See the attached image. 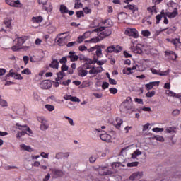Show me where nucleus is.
<instances>
[{
	"mask_svg": "<svg viewBox=\"0 0 181 181\" xmlns=\"http://www.w3.org/2000/svg\"><path fill=\"white\" fill-rule=\"evenodd\" d=\"M76 16H77V18H81V17L84 16V12H83V11H77Z\"/></svg>",
	"mask_w": 181,
	"mask_h": 181,
	"instance_id": "61",
	"label": "nucleus"
},
{
	"mask_svg": "<svg viewBox=\"0 0 181 181\" xmlns=\"http://www.w3.org/2000/svg\"><path fill=\"white\" fill-rule=\"evenodd\" d=\"M64 118L68 120L69 124L71 125V127H74V122L73 119L70 118L69 116H65Z\"/></svg>",
	"mask_w": 181,
	"mask_h": 181,
	"instance_id": "46",
	"label": "nucleus"
},
{
	"mask_svg": "<svg viewBox=\"0 0 181 181\" xmlns=\"http://www.w3.org/2000/svg\"><path fill=\"white\" fill-rule=\"evenodd\" d=\"M88 74V71L83 69L82 68H78V76L80 77H86Z\"/></svg>",
	"mask_w": 181,
	"mask_h": 181,
	"instance_id": "24",
	"label": "nucleus"
},
{
	"mask_svg": "<svg viewBox=\"0 0 181 181\" xmlns=\"http://www.w3.org/2000/svg\"><path fill=\"white\" fill-rule=\"evenodd\" d=\"M43 21V17L42 16H36L32 18V22L33 23H42Z\"/></svg>",
	"mask_w": 181,
	"mask_h": 181,
	"instance_id": "25",
	"label": "nucleus"
},
{
	"mask_svg": "<svg viewBox=\"0 0 181 181\" xmlns=\"http://www.w3.org/2000/svg\"><path fill=\"white\" fill-rule=\"evenodd\" d=\"M28 40L27 36H23L20 37H17L13 40V45H16V46H22L25 42Z\"/></svg>",
	"mask_w": 181,
	"mask_h": 181,
	"instance_id": "9",
	"label": "nucleus"
},
{
	"mask_svg": "<svg viewBox=\"0 0 181 181\" xmlns=\"http://www.w3.org/2000/svg\"><path fill=\"white\" fill-rule=\"evenodd\" d=\"M150 70L153 74H156L157 76H159V73H160V70H156L153 68H151Z\"/></svg>",
	"mask_w": 181,
	"mask_h": 181,
	"instance_id": "58",
	"label": "nucleus"
},
{
	"mask_svg": "<svg viewBox=\"0 0 181 181\" xmlns=\"http://www.w3.org/2000/svg\"><path fill=\"white\" fill-rule=\"evenodd\" d=\"M84 39L83 37H82V35H80L79 37H78L77 40H76V43L77 44H81L83 43V42H84Z\"/></svg>",
	"mask_w": 181,
	"mask_h": 181,
	"instance_id": "55",
	"label": "nucleus"
},
{
	"mask_svg": "<svg viewBox=\"0 0 181 181\" xmlns=\"http://www.w3.org/2000/svg\"><path fill=\"white\" fill-rule=\"evenodd\" d=\"M38 4L40 5L43 6V9L46 11V12H52V10L53 9V7L51 5H49V6H46V4H47V0H38Z\"/></svg>",
	"mask_w": 181,
	"mask_h": 181,
	"instance_id": "11",
	"label": "nucleus"
},
{
	"mask_svg": "<svg viewBox=\"0 0 181 181\" xmlns=\"http://www.w3.org/2000/svg\"><path fill=\"white\" fill-rule=\"evenodd\" d=\"M91 35V32L90 31H86L85 33L83 34V35H81L83 39L86 40V39H88V37H90V35Z\"/></svg>",
	"mask_w": 181,
	"mask_h": 181,
	"instance_id": "48",
	"label": "nucleus"
},
{
	"mask_svg": "<svg viewBox=\"0 0 181 181\" xmlns=\"http://www.w3.org/2000/svg\"><path fill=\"white\" fill-rule=\"evenodd\" d=\"M165 93L169 97H175V98H180V97H181L180 93L177 94L176 93H175V92L170 90H166Z\"/></svg>",
	"mask_w": 181,
	"mask_h": 181,
	"instance_id": "17",
	"label": "nucleus"
},
{
	"mask_svg": "<svg viewBox=\"0 0 181 181\" xmlns=\"http://www.w3.org/2000/svg\"><path fill=\"white\" fill-rule=\"evenodd\" d=\"M123 74H127V76H129V74H132V71L131 68H124L122 70Z\"/></svg>",
	"mask_w": 181,
	"mask_h": 181,
	"instance_id": "40",
	"label": "nucleus"
},
{
	"mask_svg": "<svg viewBox=\"0 0 181 181\" xmlns=\"http://www.w3.org/2000/svg\"><path fill=\"white\" fill-rule=\"evenodd\" d=\"M124 121L119 118L117 117L116 118V123H114V125L117 129H119L121 128V124H123Z\"/></svg>",
	"mask_w": 181,
	"mask_h": 181,
	"instance_id": "22",
	"label": "nucleus"
},
{
	"mask_svg": "<svg viewBox=\"0 0 181 181\" xmlns=\"http://www.w3.org/2000/svg\"><path fill=\"white\" fill-rule=\"evenodd\" d=\"M71 101H72L73 103H80V98L76 97V96H72Z\"/></svg>",
	"mask_w": 181,
	"mask_h": 181,
	"instance_id": "60",
	"label": "nucleus"
},
{
	"mask_svg": "<svg viewBox=\"0 0 181 181\" xmlns=\"http://www.w3.org/2000/svg\"><path fill=\"white\" fill-rule=\"evenodd\" d=\"M139 155H142V152L139 151V149H136L133 153L132 158L133 159H136V158H138Z\"/></svg>",
	"mask_w": 181,
	"mask_h": 181,
	"instance_id": "34",
	"label": "nucleus"
},
{
	"mask_svg": "<svg viewBox=\"0 0 181 181\" xmlns=\"http://www.w3.org/2000/svg\"><path fill=\"white\" fill-rule=\"evenodd\" d=\"M112 173V170H110L108 165L99 168V175L101 176H105L106 175H111Z\"/></svg>",
	"mask_w": 181,
	"mask_h": 181,
	"instance_id": "8",
	"label": "nucleus"
},
{
	"mask_svg": "<svg viewBox=\"0 0 181 181\" xmlns=\"http://www.w3.org/2000/svg\"><path fill=\"white\" fill-rule=\"evenodd\" d=\"M124 33L127 36H132V37H134V39H138L139 37L138 30H136L135 28H127Z\"/></svg>",
	"mask_w": 181,
	"mask_h": 181,
	"instance_id": "7",
	"label": "nucleus"
},
{
	"mask_svg": "<svg viewBox=\"0 0 181 181\" xmlns=\"http://www.w3.org/2000/svg\"><path fill=\"white\" fill-rule=\"evenodd\" d=\"M148 12L153 15V13H158V11L156 10V6H153L152 7H148L147 8Z\"/></svg>",
	"mask_w": 181,
	"mask_h": 181,
	"instance_id": "32",
	"label": "nucleus"
},
{
	"mask_svg": "<svg viewBox=\"0 0 181 181\" xmlns=\"http://www.w3.org/2000/svg\"><path fill=\"white\" fill-rule=\"evenodd\" d=\"M14 78L16 80H23V77H22L20 74H16V75L14 76Z\"/></svg>",
	"mask_w": 181,
	"mask_h": 181,
	"instance_id": "63",
	"label": "nucleus"
},
{
	"mask_svg": "<svg viewBox=\"0 0 181 181\" xmlns=\"http://www.w3.org/2000/svg\"><path fill=\"white\" fill-rule=\"evenodd\" d=\"M66 57L70 59L71 62H77V60H78V56L76 55V52L74 51L69 52V56Z\"/></svg>",
	"mask_w": 181,
	"mask_h": 181,
	"instance_id": "15",
	"label": "nucleus"
},
{
	"mask_svg": "<svg viewBox=\"0 0 181 181\" xmlns=\"http://www.w3.org/2000/svg\"><path fill=\"white\" fill-rule=\"evenodd\" d=\"M165 16H167L168 18H170V19H172L173 18H176L177 15H179V13L177 11V8H174L173 12H165Z\"/></svg>",
	"mask_w": 181,
	"mask_h": 181,
	"instance_id": "13",
	"label": "nucleus"
},
{
	"mask_svg": "<svg viewBox=\"0 0 181 181\" xmlns=\"http://www.w3.org/2000/svg\"><path fill=\"white\" fill-rule=\"evenodd\" d=\"M163 130H164L163 128H159V127H156L152 129L153 132H163Z\"/></svg>",
	"mask_w": 181,
	"mask_h": 181,
	"instance_id": "56",
	"label": "nucleus"
},
{
	"mask_svg": "<svg viewBox=\"0 0 181 181\" xmlns=\"http://www.w3.org/2000/svg\"><path fill=\"white\" fill-rule=\"evenodd\" d=\"M93 32H96L98 33V36L101 37V39H105V37H107V36H110L112 31L109 28L107 27H100L96 29H94L92 30Z\"/></svg>",
	"mask_w": 181,
	"mask_h": 181,
	"instance_id": "1",
	"label": "nucleus"
},
{
	"mask_svg": "<svg viewBox=\"0 0 181 181\" xmlns=\"http://www.w3.org/2000/svg\"><path fill=\"white\" fill-rule=\"evenodd\" d=\"M101 40H103V39H101V37H100L99 36L91 38L90 40V43H98V42H101Z\"/></svg>",
	"mask_w": 181,
	"mask_h": 181,
	"instance_id": "37",
	"label": "nucleus"
},
{
	"mask_svg": "<svg viewBox=\"0 0 181 181\" xmlns=\"http://www.w3.org/2000/svg\"><path fill=\"white\" fill-rule=\"evenodd\" d=\"M143 173L141 172H136L132 174L129 177V180L134 181V180H139L141 177L143 176Z\"/></svg>",
	"mask_w": 181,
	"mask_h": 181,
	"instance_id": "12",
	"label": "nucleus"
},
{
	"mask_svg": "<svg viewBox=\"0 0 181 181\" xmlns=\"http://www.w3.org/2000/svg\"><path fill=\"white\" fill-rule=\"evenodd\" d=\"M146 88H147V90H152V88H153V86H152V83L150 82L149 83H147L145 85Z\"/></svg>",
	"mask_w": 181,
	"mask_h": 181,
	"instance_id": "64",
	"label": "nucleus"
},
{
	"mask_svg": "<svg viewBox=\"0 0 181 181\" xmlns=\"http://www.w3.org/2000/svg\"><path fill=\"white\" fill-rule=\"evenodd\" d=\"M59 61H57V59H53L52 62L49 64V67H51V69H59Z\"/></svg>",
	"mask_w": 181,
	"mask_h": 181,
	"instance_id": "19",
	"label": "nucleus"
},
{
	"mask_svg": "<svg viewBox=\"0 0 181 181\" xmlns=\"http://www.w3.org/2000/svg\"><path fill=\"white\" fill-rule=\"evenodd\" d=\"M20 147L21 148V149H23V151H27V152H33V148L25 144H21Z\"/></svg>",
	"mask_w": 181,
	"mask_h": 181,
	"instance_id": "27",
	"label": "nucleus"
},
{
	"mask_svg": "<svg viewBox=\"0 0 181 181\" xmlns=\"http://www.w3.org/2000/svg\"><path fill=\"white\" fill-rule=\"evenodd\" d=\"M0 105L1 107H8V101L2 99V96L0 95Z\"/></svg>",
	"mask_w": 181,
	"mask_h": 181,
	"instance_id": "36",
	"label": "nucleus"
},
{
	"mask_svg": "<svg viewBox=\"0 0 181 181\" xmlns=\"http://www.w3.org/2000/svg\"><path fill=\"white\" fill-rule=\"evenodd\" d=\"M133 104L132 98L129 96L123 103H122L120 105L121 110L122 111H129V110L132 109Z\"/></svg>",
	"mask_w": 181,
	"mask_h": 181,
	"instance_id": "2",
	"label": "nucleus"
},
{
	"mask_svg": "<svg viewBox=\"0 0 181 181\" xmlns=\"http://www.w3.org/2000/svg\"><path fill=\"white\" fill-rule=\"evenodd\" d=\"M37 119L38 122H40V124H42L44 122L47 121L46 118H45L43 116L37 117Z\"/></svg>",
	"mask_w": 181,
	"mask_h": 181,
	"instance_id": "53",
	"label": "nucleus"
},
{
	"mask_svg": "<svg viewBox=\"0 0 181 181\" xmlns=\"http://www.w3.org/2000/svg\"><path fill=\"white\" fill-rule=\"evenodd\" d=\"M100 138L102 141L105 142H111V135L107 133H103L100 135Z\"/></svg>",
	"mask_w": 181,
	"mask_h": 181,
	"instance_id": "16",
	"label": "nucleus"
},
{
	"mask_svg": "<svg viewBox=\"0 0 181 181\" xmlns=\"http://www.w3.org/2000/svg\"><path fill=\"white\" fill-rule=\"evenodd\" d=\"M122 51V47L119 45L115 46V53H119V52Z\"/></svg>",
	"mask_w": 181,
	"mask_h": 181,
	"instance_id": "49",
	"label": "nucleus"
},
{
	"mask_svg": "<svg viewBox=\"0 0 181 181\" xmlns=\"http://www.w3.org/2000/svg\"><path fill=\"white\" fill-rule=\"evenodd\" d=\"M125 168V165L122 164L121 162H115L111 164L112 169H117V168Z\"/></svg>",
	"mask_w": 181,
	"mask_h": 181,
	"instance_id": "23",
	"label": "nucleus"
},
{
	"mask_svg": "<svg viewBox=\"0 0 181 181\" xmlns=\"http://www.w3.org/2000/svg\"><path fill=\"white\" fill-rule=\"evenodd\" d=\"M138 165H139V163L136 161V162L128 163L127 164V166L128 168H135L138 166Z\"/></svg>",
	"mask_w": 181,
	"mask_h": 181,
	"instance_id": "41",
	"label": "nucleus"
},
{
	"mask_svg": "<svg viewBox=\"0 0 181 181\" xmlns=\"http://www.w3.org/2000/svg\"><path fill=\"white\" fill-rule=\"evenodd\" d=\"M57 78H56L57 81H60V80H63V77L66 76L64 72H59L57 74Z\"/></svg>",
	"mask_w": 181,
	"mask_h": 181,
	"instance_id": "33",
	"label": "nucleus"
},
{
	"mask_svg": "<svg viewBox=\"0 0 181 181\" xmlns=\"http://www.w3.org/2000/svg\"><path fill=\"white\" fill-rule=\"evenodd\" d=\"M21 74H26L27 76H29V74H32V71L28 68H26L21 71Z\"/></svg>",
	"mask_w": 181,
	"mask_h": 181,
	"instance_id": "45",
	"label": "nucleus"
},
{
	"mask_svg": "<svg viewBox=\"0 0 181 181\" xmlns=\"http://www.w3.org/2000/svg\"><path fill=\"white\" fill-rule=\"evenodd\" d=\"M40 87L42 90H49L52 87V82L49 80L42 81L40 84Z\"/></svg>",
	"mask_w": 181,
	"mask_h": 181,
	"instance_id": "10",
	"label": "nucleus"
},
{
	"mask_svg": "<svg viewBox=\"0 0 181 181\" xmlns=\"http://www.w3.org/2000/svg\"><path fill=\"white\" fill-rule=\"evenodd\" d=\"M98 158V155H97V154L92 155V156L89 158V162H90V163H94V162H95V160H97Z\"/></svg>",
	"mask_w": 181,
	"mask_h": 181,
	"instance_id": "38",
	"label": "nucleus"
},
{
	"mask_svg": "<svg viewBox=\"0 0 181 181\" xmlns=\"http://www.w3.org/2000/svg\"><path fill=\"white\" fill-rule=\"evenodd\" d=\"M45 109L49 112L54 111V106L52 105L47 104V105H45Z\"/></svg>",
	"mask_w": 181,
	"mask_h": 181,
	"instance_id": "44",
	"label": "nucleus"
},
{
	"mask_svg": "<svg viewBox=\"0 0 181 181\" xmlns=\"http://www.w3.org/2000/svg\"><path fill=\"white\" fill-rule=\"evenodd\" d=\"M169 69L168 70H167V71H161L160 70V72H159V74H158V76H168V74H169Z\"/></svg>",
	"mask_w": 181,
	"mask_h": 181,
	"instance_id": "59",
	"label": "nucleus"
},
{
	"mask_svg": "<svg viewBox=\"0 0 181 181\" xmlns=\"http://www.w3.org/2000/svg\"><path fill=\"white\" fill-rule=\"evenodd\" d=\"M132 50L134 53L137 54H142V49L141 48V45H137L136 47H132Z\"/></svg>",
	"mask_w": 181,
	"mask_h": 181,
	"instance_id": "18",
	"label": "nucleus"
},
{
	"mask_svg": "<svg viewBox=\"0 0 181 181\" xmlns=\"http://www.w3.org/2000/svg\"><path fill=\"white\" fill-rule=\"evenodd\" d=\"M176 27L173 26L172 28H170V29H168V30H167L166 33L167 35H170V33H173L174 32H176Z\"/></svg>",
	"mask_w": 181,
	"mask_h": 181,
	"instance_id": "47",
	"label": "nucleus"
},
{
	"mask_svg": "<svg viewBox=\"0 0 181 181\" xmlns=\"http://www.w3.org/2000/svg\"><path fill=\"white\" fill-rule=\"evenodd\" d=\"M67 59H69L67 57H64L59 59V63L61 64H66L67 63Z\"/></svg>",
	"mask_w": 181,
	"mask_h": 181,
	"instance_id": "51",
	"label": "nucleus"
},
{
	"mask_svg": "<svg viewBox=\"0 0 181 181\" xmlns=\"http://www.w3.org/2000/svg\"><path fill=\"white\" fill-rule=\"evenodd\" d=\"M109 91H110V94H117V93H118V89H117L115 88H110L109 89Z\"/></svg>",
	"mask_w": 181,
	"mask_h": 181,
	"instance_id": "57",
	"label": "nucleus"
},
{
	"mask_svg": "<svg viewBox=\"0 0 181 181\" xmlns=\"http://www.w3.org/2000/svg\"><path fill=\"white\" fill-rule=\"evenodd\" d=\"M40 128L41 131H46V129H49V123H47V120H45L42 124H40Z\"/></svg>",
	"mask_w": 181,
	"mask_h": 181,
	"instance_id": "26",
	"label": "nucleus"
},
{
	"mask_svg": "<svg viewBox=\"0 0 181 181\" xmlns=\"http://www.w3.org/2000/svg\"><path fill=\"white\" fill-rule=\"evenodd\" d=\"M16 127H18V129L21 131L17 133L16 138H21V136H23L25 134H28V132H25L24 129H23V125H19V123H17Z\"/></svg>",
	"mask_w": 181,
	"mask_h": 181,
	"instance_id": "14",
	"label": "nucleus"
},
{
	"mask_svg": "<svg viewBox=\"0 0 181 181\" xmlns=\"http://www.w3.org/2000/svg\"><path fill=\"white\" fill-rule=\"evenodd\" d=\"M95 53H96L97 57H98L100 59H101V57H103V50L100 47V45H98V47L95 50Z\"/></svg>",
	"mask_w": 181,
	"mask_h": 181,
	"instance_id": "30",
	"label": "nucleus"
},
{
	"mask_svg": "<svg viewBox=\"0 0 181 181\" xmlns=\"http://www.w3.org/2000/svg\"><path fill=\"white\" fill-rule=\"evenodd\" d=\"M162 14L165 15V13L163 12V10L161 11V14H158L156 16V23H159L160 21H162V18L163 16Z\"/></svg>",
	"mask_w": 181,
	"mask_h": 181,
	"instance_id": "42",
	"label": "nucleus"
},
{
	"mask_svg": "<svg viewBox=\"0 0 181 181\" xmlns=\"http://www.w3.org/2000/svg\"><path fill=\"white\" fill-rule=\"evenodd\" d=\"M124 8L125 9H129V11H132L133 13L138 11V7L136 5H127Z\"/></svg>",
	"mask_w": 181,
	"mask_h": 181,
	"instance_id": "28",
	"label": "nucleus"
},
{
	"mask_svg": "<svg viewBox=\"0 0 181 181\" xmlns=\"http://www.w3.org/2000/svg\"><path fill=\"white\" fill-rule=\"evenodd\" d=\"M88 49H87V47L85 46V45H80L79 47H78V50L80 51V52H86V50H87Z\"/></svg>",
	"mask_w": 181,
	"mask_h": 181,
	"instance_id": "62",
	"label": "nucleus"
},
{
	"mask_svg": "<svg viewBox=\"0 0 181 181\" xmlns=\"http://www.w3.org/2000/svg\"><path fill=\"white\" fill-rule=\"evenodd\" d=\"M97 63L98 66H103V64H105L107 63V61L102 60V61H98L97 59L94 58L93 61L91 62V64H95Z\"/></svg>",
	"mask_w": 181,
	"mask_h": 181,
	"instance_id": "29",
	"label": "nucleus"
},
{
	"mask_svg": "<svg viewBox=\"0 0 181 181\" xmlns=\"http://www.w3.org/2000/svg\"><path fill=\"white\" fill-rule=\"evenodd\" d=\"M57 42L59 46H64L67 42V37H69V32L58 34Z\"/></svg>",
	"mask_w": 181,
	"mask_h": 181,
	"instance_id": "3",
	"label": "nucleus"
},
{
	"mask_svg": "<svg viewBox=\"0 0 181 181\" xmlns=\"http://www.w3.org/2000/svg\"><path fill=\"white\" fill-rule=\"evenodd\" d=\"M167 56H170V59L172 60H176L177 59V54L173 51L165 52Z\"/></svg>",
	"mask_w": 181,
	"mask_h": 181,
	"instance_id": "20",
	"label": "nucleus"
},
{
	"mask_svg": "<svg viewBox=\"0 0 181 181\" xmlns=\"http://www.w3.org/2000/svg\"><path fill=\"white\" fill-rule=\"evenodd\" d=\"M5 3L12 8H22L23 6L20 0H5Z\"/></svg>",
	"mask_w": 181,
	"mask_h": 181,
	"instance_id": "5",
	"label": "nucleus"
},
{
	"mask_svg": "<svg viewBox=\"0 0 181 181\" xmlns=\"http://www.w3.org/2000/svg\"><path fill=\"white\" fill-rule=\"evenodd\" d=\"M63 152H59L55 154V159L57 160L62 159Z\"/></svg>",
	"mask_w": 181,
	"mask_h": 181,
	"instance_id": "52",
	"label": "nucleus"
},
{
	"mask_svg": "<svg viewBox=\"0 0 181 181\" xmlns=\"http://www.w3.org/2000/svg\"><path fill=\"white\" fill-rule=\"evenodd\" d=\"M167 134H176V127H168L165 129Z\"/></svg>",
	"mask_w": 181,
	"mask_h": 181,
	"instance_id": "35",
	"label": "nucleus"
},
{
	"mask_svg": "<svg viewBox=\"0 0 181 181\" xmlns=\"http://www.w3.org/2000/svg\"><path fill=\"white\" fill-rule=\"evenodd\" d=\"M59 11L61 13H69V9L67 8V6L62 4L59 7Z\"/></svg>",
	"mask_w": 181,
	"mask_h": 181,
	"instance_id": "31",
	"label": "nucleus"
},
{
	"mask_svg": "<svg viewBox=\"0 0 181 181\" xmlns=\"http://www.w3.org/2000/svg\"><path fill=\"white\" fill-rule=\"evenodd\" d=\"M11 23H12L11 22V20H9V19H6L4 21V25L6 26V28H10Z\"/></svg>",
	"mask_w": 181,
	"mask_h": 181,
	"instance_id": "54",
	"label": "nucleus"
},
{
	"mask_svg": "<svg viewBox=\"0 0 181 181\" xmlns=\"http://www.w3.org/2000/svg\"><path fill=\"white\" fill-rule=\"evenodd\" d=\"M115 45H111L107 48L106 52L107 53H112V52H115Z\"/></svg>",
	"mask_w": 181,
	"mask_h": 181,
	"instance_id": "43",
	"label": "nucleus"
},
{
	"mask_svg": "<svg viewBox=\"0 0 181 181\" xmlns=\"http://www.w3.org/2000/svg\"><path fill=\"white\" fill-rule=\"evenodd\" d=\"M141 35L144 37H149V36H151V31H149V30H144L141 31Z\"/></svg>",
	"mask_w": 181,
	"mask_h": 181,
	"instance_id": "39",
	"label": "nucleus"
},
{
	"mask_svg": "<svg viewBox=\"0 0 181 181\" xmlns=\"http://www.w3.org/2000/svg\"><path fill=\"white\" fill-rule=\"evenodd\" d=\"M52 171V177L54 179H57L58 177H63L64 176V172L60 169L57 168H50Z\"/></svg>",
	"mask_w": 181,
	"mask_h": 181,
	"instance_id": "6",
	"label": "nucleus"
},
{
	"mask_svg": "<svg viewBox=\"0 0 181 181\" xmlns=\"http://www.w3.org/2000/svg\"><path fill=\"white\" fill-rule=\"evenodd\" d=\"M166 40L174 45L175 50H181V42L180 38H174L172 40L167 38Z\"/></svg>",
	"mask_w": 181,
	"mask_h": 181,
	"instance_id": "4",
	"label": "nucleus"
},
{
	"mask_svg": "<svg viewBox=\"0 0 181 181\" xmlns=\"http://www.w3.org/2000/svg\"><path fill=\"white\" fill-rule=\"evenodd\" d=\"M153 95H155V90L148 91V92L146 94V96L148 98H151L153 97Z\"/></svg>",
	"mask_w": 181,
	"mask_h": 181,
	"instance_id": "50",
	"label": "nucleus"
},
{
	"mask_svg": "<svg viewBox=\"0 0 181 181\" xmlns=\"http://www.w3.org/2000/svg\"><path fill=\"white\" fill-rule=\"evenodd\" d=\"M23 129H24V132H27V135H29V136H33V132L28 125H23Z\"/></svg>",
	"mask_w": 181,
	"mask_h": 181,
	"instance_id": "21",
	"label": "nucleus"
}]
</instances>
